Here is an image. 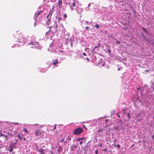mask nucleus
I'll list each match as a JSON object with an SVG mask.
<instances>
[{
    "label": "nucleus",
    "instance_id": "obj_11",
    "mask_svg": "<svg viewBox=\"0 0 154 154\" xmlns=\"http://www.w3.org/2000/svg\"><path fill=\"white\" fill-rule=\"evenodd\" d=\"M56 20H57L58 22H59L60 20H61V18L59 17H56Z\"/></svg>",
    "mask_w": 154,
    "mask_h": 154
},
{
    "label": "nucleus",
    "instance_id": "obj_12",
    "mask_svg": "<svg viewBox=\"0 0 154 154\" xmlns=\"http://www.w3.org/2000/svg\"><path fill=\"white\" fill-rule=\"evenodd\" d=\"M95 27L97 29H98L100 27V26L99 24H97L95 25Z\"/></svg>",
    "mask_w": 154,
    "mask_h": 154
},
{
    "label": "nucleus",
    "instance_id": "obj_42",
    "mask_svg": "<svg viewBox=\"0 0 154 154\" xmlns=\"http://www.w3.org/2000/svg\"><path fill=\"white\" fill-rule=\"evenodd\" d=\"M119 70H120V69L119 68V69H118V70L119 71Z\"/></svg>",
    "mask_w": 154,
    "mask_h": 154
},
{
    "label": "nucleus",
    "instance_id": "obj_5",
    "mask_svg": "<svg viewBox=\"0 0 154 154\" xmlns=\"http://www.w3.org/2000/svg\"><path fill=\"white\" fill-rule=\"evenodd\" d=\"M82 131V129L80 128H78L75 129L74 131V133L76 135H79Z\"/></svg>",
    "mask_w": 154,
    "mask_h": 154
},
{
    "label": "nucleus",
    "instance_id": "obj_8",
    "mask_svg": "<svg viewBox=\"0 0 154 154\" xmlns=\"http://www.w3.org/2000/svg\"><path fill=\"white\" fill-rule=\"evenodd\" d=\"M41 11H38L37 12H36V13L35 14L34 16V18L35 19H36V18L38 16V15L40 14Z\"/></svg>",
    "mask_w": 154,
    "mask_h": 154
},
{
    "label": "nucleus",
    "instance_id": "obj_48",
    "mask_svg": "<svg viewBox=\"0 0 154 154\" xmlns=\"http://www.w3.org/2000/svg\"><path fill=\"white\" fill-rule=\"evenodd\" d=\"M10 151L11 152V150H10Z\"/></svg>",
    "mask_w": 154,
    "mask_h": 154
},
{
    "label": "nucleus",
    "instance_id": "obj_16",
    "mask_svg": "<svg viewBox=\"0 0 154 154\" xmlns=\"http://www.w3.org/2000/svg\"><path fill=\"white\" fill-rule=\"evenodd\" d=\"M62 150V149L61 147H60L59 149H58V152H60Z\"/></svg>",
    "mask_w": 154,
    "mask_h": 154
},
{
    "label": "nucleus",
    "instance_id": "obj_43",
    "mask_svg": "<svg viewBox=\"0 0 154 154\" xmlns=\"http://www.w3.org/2000/svg\"><path fill=\"white\" fill-rule=\"evenodd\" d=\"M122 111H123L124 112H125V110L124 109H122Z\"/></svg>",
    "mask_w": 154,
    "mask_h": 154
},
{
    "label": "nucleus",
    "instance_id": "obj_6",
    "mask_svg": "<svg viewBox=\"0 0 154 154\" xmlns=\"http://www.w3.org/2000/svg\"><path fill=\"white\" fill-rule=\"evenodd\" d=\"M52 14V11L51 12V11L50 12V13L48 14L47 16V20L46 22L47 24L48 25L50 23V19L51 18V15Z\"/></svg>",
    "mask_w": 154,
    "mask_h": 154
},
{
    "label": "nucleus",
    "instance_id": "obj_7",
    "mask_svg": "<svg viewBox=\"0 0 154 154\" xmlns=\"http://www.w3.org/2000/svg\"><path fill=\"white\" fill-rule=\"evenodd\" d=\"M19 42H24L25 38L23 36V35L22 34H20L19 35V37L18 38Z\"/></svg>",
    "mask_w": 154,
    "mask_h": 154
},
{
    "label": "nucleus",
    "instance_id": "obj_51",
    "mask_svg": "<svg viewBox=\"0 0 154 154\" xmlns=\"http://www.w3.org/2000/svg\"><path fill=\"white\" fill-rule=\"evenodd\" d=\"M12 154H14L13 153H12Z\"/></svg>",
    "mask_w": 154,
    "mask_h": 154
},
{
    "label": "nucleus",
    "instance_id": "obj_26",
    "mask_svg": "<svg viewBox=\"0 0 154 154\" xmlns=\"http://www.w3.org/2000/svg\"><path fill=\"white\" fill-rule=\"evenodd\" d=\"M55 23L56 24H55V26H56V27H57V22L56 21H55Z\"/></svg>",
    "mask_w": 154,
    "mask_h": 154
},
{
    "label": "nucleus",
    "instance_id": "obj_14",
    "mask_svg": "<svg viewBox=\"0 0 154 154\" xmlns=\"http://www.w3.org/2000/svg\"><path fill=\"white\" fill-rule=\"evenodd\" d=\"M23 131H25V132H26V133H28V131L27 129H26V128H24L23 130Z\"/></svg>",
    "mask_w": 154,
    "mask_h": 154
},
{
    "label": "nucleus",
    "instance_id": "obj_41",
    "mask_svg": "<svg viewBox=\"0 0 154 154\" xmlns=\"http://www.w3.org/2000/svg\"><path fill=\"white\" fill-rule=\"evenodd\" d=\"M90 5V4H89L88 5V7H89Z\"/></svg>",
    "mask_w": 154,
    "mask_h": 154
},
{
    "label": "nucleus",
    "instance_id": "obj_32",
    "mask_svg": "<svg viewBox=\"0 0 154 154\" xmlns=\"http://www.w3.org/2000/svg\"><path fill=\"white\" fill-rule=\"evenodd\" d=\"M51 29H50V30H49L48 32H46V34H47V33H48L50 32V30H51Z\"/></svg>",
    "mask_w": 154,
    "mask_h": 154
},
{
    "label": "nucleus",
    "instance_id": "obj_20",
    "mask_svg": "<svg viewBox=\"0 0 154 154\" xmlns=\"http://www.w3.org/2000/svg\"><path fill=\"white\" fill-rule=\"evenodd\" d=\"M116 43L117 44H119L120 43V42L119 41H117L116 42Z\"/></svg>",
    "mask_w": 154,
    "mask_h": 154
},
{
    "label": "nucleus",
    "instance_id": "obj_44",
    "mask_svg": "<svg viewBox=\"0 0 154 154\" xmlns=\"http://www.w3.org/2000/svg\"><path fill=\"white\" fill-rule=\"evenodd\" d=\"M152 138H154V136H152Z\"/></svg>",
    "mask_w": 154,
    "mask_h": 154
},
{
    "label": "nucleus",
    "instance_id": "obj_3",
    "mask_svg": "<svg viewBox=\"0 0 154 154\" xmlns=\"http://www.w3.org/2000/svg\"><path fill=\"white\" fill-rule=\"evenodd\" d=\"M28 45L31 48H38L39 45L36 42L31 41L30 43H28Z\"/></svg>",
    "mask_w": 154,
    "mask_h": 154
},
{
    "label": "nucleus",
    "instance_id": "obj_15",
    "mask_svg": "<svg viewBox=\"0 0 154 154\" xmlns=\"http://www.w3.org/2000/svg\"><path fill=\"white\" fill-rule=\"evenodd\" d=\"M56 124H55L54 125V128L52 129V131H54L55 130V129L56 128Z\"/></svg>",
    "mask_w": 154,
    "mask_h": 154
},
{
    "label": "nucleus",
    "instance_id": "obj_50",
    "mask_svg": "<svg viewBox=\"0 0 154 154\" xmlns=\"http://www.w3.org/2000/svg\"><path fill=\"white\" fill-rule=\"evenodd\" d=\"M91 23H90V24H91Z\"/></svg>",
    "mask_w": 154,
    "mask_h": 154
},
{
    "label": "nucleus",
    "instance_id": "obj_40",
    "mask_svg": "<svg viewBox=\"0 0 154 154\" xmlns=\"http://www.w3.org/2000/svg\"><path fill=\"white\" fill-rule=\"evenodd\" d=\"M18 137H19V138H20L21 139V138H20V135H18Z\"/></svg>",
    "mask_w": 154,
    "mask_h": 154
},
{
    "label": "nucleus",
    "instance_id": "obj_49",
    "mask_svg": "<svg viewBox=\"0 0 154 154\" xmlns=\"http://www.w3.org/2000/svg\"><path fill=\"white\" fill-rule=\"evenodd\" d=\"M10 151L11 152V150H10Z\"/></svg>",
    "mask_w": 154,
    "mask_h": 154
},
{
    "label": "nucleus",
    "instance_id": "obj_36",
    "mask_svg": "<svg viewBox=\"0 0 154 154\" xmlns=\"http://www.w3.org/2000/svg\"><path fill=\"white\" fill-rule=\"evenodd\" d=\"M117 116H118V117H120V115H119V114H117Z\"/></svg>",
    "mask_w": 154,
    "mask_h": 154
},
{
    "label": "nucleus",
    "instance_id": "obj_39",
    "mask_svg": "<svg viewBox=\"0 0 154 154\" xmlns=\"http://www.w3.org/2000/svg\"><path fill=\"white\" fill-rule=\"evenodd\" d=\"M80 140H81L80 139H77V140H79V141Z\"/></svg>",
    "mask_w": 154,
    "mask_h": 154
},
{
    "label": "nucleus",
    "instance_id": "obj_38",
    "mask_svg": "<svg viewBox=\"0 0 154 154\" xmlns=\"http://www.w3.org/2000/svg\"><path fill=\"white\" fill-rule=\"evenodd\" d=\"M86 23H89L88 21H86Z\"/></svg>",
    "mask_w": 154,
    "mask_h": 154
},
{
    "label": "nucleus",
    "instance_id": "obj_30",
    "mask_svg": "<svg viewBox=\"0 0 154 154\" xmlns=\"http://www.w3.org/2000/svg\"><path fill=\"white\" fill-rule=\"evenodd\" d=\"M14 141L15 142H14V143H16L17 142V140H15Z\"/></svg>",
    "mask_w": 154,
    "mask_h": 154
},
{
    "label": "nucleus",
    "instance_id": "obj_17",
    "mask_svg": "<svg viewBox=\"0 0 154 154\" xmlns=\"http://www.w3.org/2000/svg\"><path fill=\"white\" fill-rule=\"evenodd\" d=\"M64 138H63L61 140L59 141L58 143H59L60 142H63L64 141Z\"/></svg>",
    "mask_w": 154,
    "mask_h": 154
},
{
    "label": "nucleus",
    "instance_id": "obj_34",
    "mask_svg": "<svg viewBox=\"0 0 154 154\" xmlns=\"http://www.w3.org/2000/svg\"><path fill=\"white\" fill-rule=\"evenodd\" d=\"M98 153V150H97L96 151V154H97Z\"/></svg>",
    "mask_w": 154,
    "mask_h": 154
},
{
    "label": "nucleus",
    "instance_id": "obj_19",
    "mask_svg": "<svg viewBox=\"0 0 154 154\" xmlns=\"http://www.w3.org/2000/svg\"><path fill=\"white\" fill-rule=\"evenodd\" d=\"M85 9L87 11H89V7H87L85 8Z\"/></svg>",
    "mask_w": 154,
    "mask_h": 154
},
{
    "label": "nucleus",
    "instance_id": "obj_9",
    "mask_svg": "<svg viewBox=\"0 0 154 154\" xmlns=\"http://www.w3.org/2000/svg\"><path fill=\"white\" fill-rule=\"evenodd\" d=\"M52 62L54 65H55L57 63H58L57 60H52Z\"/></svg>",
    "mask_w": 154,
    "mask_h": 154
},
{
    "label": "nucleus",
    "instance_id": "obj_31",
    "mask_svg": "<svg viewBox=\"0 0 154 154\" xmlns=\"http://www.w3.org/2000/svg\"><path fill=\"white\" fill-rule=\"evenodd\" d=\"M86 60H87L88 61H89V58H86Z\"/></svg>",
    "mask_w": 154,
    "mask_h": 154
},
{
    "label": "nucleus",
    "instance_id": "obj_24",
    "mask_svg": "<svg viewBox=\"0 0 154 154\" xmlns=\"http://www.w3.org/2000/svg\"><path fill=\"white\" fill-rule=\"evenodd\" d=\"M82 54L83 55L85 56H87V54H86V53H82Z\"/></svg>",
    "mask_w": 154,
    "mask_h": 154
},
{
    "label": "nucleus",
    "instance_id": "obj_1",
    "mask_svg": "<svg viewBox=\"0 0 154 154\" xmlns=\"http://www.w3.org/2000/svg\"><path fill=\"white\" fill-rule=\"evenodd\" d=\"M58 47L56 42L53 41L50 44L48 50L51 52L56 51H57V49Z\"/></svg>",
    "mask_w": 154,
    "mask_h": 154
},
{
    "label": "nucleus",
    "instance_id": "obj_21",
    "mask_svg": "<svg viewBox=\"0 0 154 154\" xmlns=\"http://www.w3.org/2000/svg\"><path fill=\"white\" fill-rule=\"evenodd\" d=\"M102 131H103V129H99V130H98V133H100V132H101Z\"/></svg>",
    "mask_w": 154,
    "mask_h": 154
},
{
    "label": "nucleus",
    "instance_id": "obj_2",
    "mask_svg": "<svg viewBox=\"0 0 154 154\" xmlns=\"http://www.w3.org/2000/svg\"><path fill=\"white\" fill-rule=\"evenodd\" d=\"M68 4L69 6L70 9L72 10L73 11L74 10H76L77 8V5L78 4L76 1L73 2H70L68 3Z\"/></svg>",
    "mask_w": 154,
    "mask_h": 154
},
{
    "label": "nucleus",
    "instance_id": "obj_23",
    "mask_svg": "<svg viewBox=\"0 0 154 154\" xmlns=\"http://www.w3.org/2000/svg\"><path fill=\"white\" fill-rule=\"evenodd\" d=\"M117 147L118 148H120V145L119 144H117Z\"/></svg>",
    "mask_w": 154,
    "mask_h": 154
},
{
    "label": "nucleus",
    "instance_id": "obj_13",
    "mask_svg": "<svg viewBox=\"0 0 154 154\" xmlns=\"http://www.w3.org/2000/svg\"><path fill=\"white\" fill-rule=\"evenodd\" d=\"M143 31L144 32H145V33H147V29L146 28H143Z\"/></svg>",
    "mask_w": 154,
    "mask_h": 154
},
{
    "label": "nucleus",
    "instance_id": "obj_45",
    "mask_svg": "<svg viewBox=\"0 0 154 154\" xmlns=\"http://www.w3.org/2000/svg\"><path fill=\"white\" fill-rule=\"evenodd\" d=\"M83 139V138H81V139H81V140H82V139Z\"/></svg>",
    "mask_w": 154,
    "mask_h": 154
},
{
    "label": "nucleus",
    "instance_id": "obj_46",
    "mask_svg": "<svg viewBox=\"0 0 154 154\" xmlns=\"http://www.w3.org/2000/svg\"><path fill=\"white\" fill-rule=\"evenodd\" d=\"M104 64H103L102 66H104Z\"/></svg>",
    "mask_w": 154,
    "mask_h": 154
},
{
    "label": "nucleus",
    "instance_id": "obj_28",
    "mask_svg": "<svg viewBox=\"0 0 154 154\" xmlns=\"http://www.w3.org/2000/svg\"><path fill=\"white\" fill-rule=\"evenodd\" d=\"M83 143V142L82 141H81L79 143V144L80 145H81L82 144V143Z\"/></svg>",
    "mask_w": 154,
    "mask_h": 154
},
{
    "label": "nucleus",
    "instance_id": "obj_10",
    "mask_svg": "<svg viewBox=\"0 0 154 154\" xmlns=\"http://www.w3.org/2000/svg\"><path fill=\"white\" fill-rule=\"evenodd\" d=\"M34 149L36 150L37 151L38 150V146L36 144H35V146H34Z\"/></svg>",
    "mask_w": 154,
    "mask_h": 154
},
{
    "label": "nucleus",
    "instance_id": "obj_33",
    "mask_svg": "<svg viewBox=\"0 0 154 154\" xmlns=\"http://www.w3.org/2000/svg\"><path fill=\"white\" fill-rule=\"evenodd\" d=\"M15 124H16V125H19H19H20V124H20H20H19V123H15Z\"/></svg>",
    "mask_w": 154,
    "mask_h": 154
},
{
    "label": "nucleus",
    "instance_id": "obj_29",
    "mask_svg": "<svg viewBox=\"0 0 154 154\" xmlns=\"http://www.w3.org/2000/svg\"><path fill=\"white\" fill-rule=\"evenodd\" d=\"M108 51L109 53H110L111 52V51L110 49H108Z\"/></svg>",
    "mask_w": 154,
    "mask_h": 154
},
{
    "label": "nucleus",
    "instance_id": "obj_35",
    "mask_svg": "<svg viewBox=\"0 0 154 154\" xmlns=\"http://www.w3.org/2000/svg\"><path fill=\"white\" fill-rule=\"evenodd\" d=\"M37 25V23H36V22H35L34 23V26H35V25Z\"/></svg>",
    "mask_w": 154,
    "mask_h": 154
},
{
    "label": "nucleus",
    "instance_id": "obj_22",
    "mask_svg": "<svg viewBox=\"0 0 154 154\" xmlns=\"http://www.w3.org/2000/svg\"><path fill=\"white\" fill-rule=\"evenodd\" d=\"M63 17L65 18H66L67 17V15L66 14H63Z\"/></svg>",
    "mask_w": 154,
    "mask_h": 154
},
{
    "label": "nucleus",
    "instance_id": "obj_47",
    "mask_svg": "<svg viewBox=\"0 0 154 154\" xmlns=\"http://www.w3.org/2000/svg\"><path fill=\"white\" fill-rule=\"evenodd\" d=\"M106 150V149H104V150L105 151V150Z\"/></svg>",
    "mask_w": 154,
    "mask_h": 154
},
{
    "label": "nucleus",
    "instance_id": "obj_27",
    "mask_svg": "<svg viewBox=\"0 0 154 154\" xmlns=\"http://www.w3.org/2000/svg\"><path fill=\"white\" fill-rule=\"evenodd\" d=\"M85 28H86V30H88L89 29V27H88V26H86Z\"/></svg>",
    "mask_w": 154,
    "mask_h": 154
},
{
    "label": "nucleus",
    "instance_id": "obj_4",
    "mask_svg": "<svg viewBox=\"0 0 154 154\" xmlns=\"http://www.w3.org/2000/svg\"><path fill=\"white\" fill-rule=\"evenodd\" d=\"M35 125H38L39 128L38 129H36L35 133V135L38 136H41L42 133L39 130V129H40L41 128V125H39L37 124H35Z\"/></svg>",
    "mask_w": 154,
    "mask_h": 154
},
{
    "label": "nucleus",
    "instance_id": "obj_37",
    "mask_svg": "<svg viewBox=\"0 0 154 154\" xmlns=\"http://www.w3.org/2000/svg\"><path fill=\"white\" fill-rule=\"evenodd\" d=\"M102 146V144H100V146L101 147Z\"/></svg>",
    "mask_w": 154,
    "mask_h": 154
},
{
    "label": "nucleus",
    "instance_id": "obj_25",
    "mask_svg": "<svg viewBox=\"0 0 154 154\" xmlns=\"http://www.w3.org/2000/svg\"><path fill=\"white\" fill-rule=\"evenodd\" d=\"M98 48V47L97 46H96L94 47V49L93 50V52H94V50L96 48Z\"/></svg>",
    "mask_w": 154,
    "mask_h": 154
},
{
    "label": "nucleus",
    "instance_id": "obj_18",
    "mask_svg": "<svg viewBox=\"0 0 154 154\" xmlns=\"http://www.w3.org/2000/svg\"><path fill=\"white\" fill-rule=\"evenodd\" d=\"M127 116L128 117V118H130L131 116L129 113H128L127 114Z\"/></svg>",
    "mask_w": 154,
    "mask_h": 154
}]
</instances>
